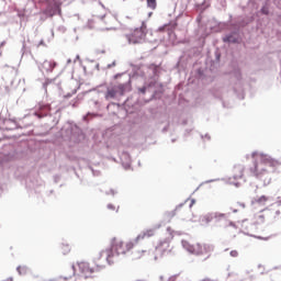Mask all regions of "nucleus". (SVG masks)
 I'll use <instances>...</instances> for the list:
<instances>
[{"mask_svg": "<svg viewBox=\"0 0 281 281\" xmlns=\"http://www.w3.org/2000/svg\"><path fill=\"white\" fill-rule=\"evenodd\" d=\"M138 243L134 241H124L123 239H120L117 237L112 238L111 240V249H105L101 251V257H105V260H108L109 265L113 263V257L114 254L120 255H126L131 250H133Z\"/></svg>", "mask_w": 281, "mask_h": 281, "instance_id": "1", "label": "nucleus"}, {"mask_svg": "<svg viewBox=\"0 0 281 281\" xmlns=\"http://www.w3.org/2000/svg\"><path fill=\"white\" fill-rule=\"evenodd\" d=\"M184 250L190 252L191 255H196L200 257H204V261L212 258V255L214 252V246L210 244H191L189 241L182 243Z\"/></svg>", "mask_w": 281, "mask_h": 281, "instance_id": "2", "label": "nucleus"}, {"mask_svg": "<svg viewBox=\"0 0 281 281\" xmlns=\"http://www.w3.org/2000/svg\"><path fill=\"white\" fill-rule=\"evenodd\" d=\"M78 270H75V266L71 267L72 276H75V281H86L92 279L93 274L97 272V268L88 263L87 261H81L77 263Z\"/></svg>", "mask_w": 281, "mask_h": 281, "instance_id": "3", "label": "nucleus"}, {"mask_svg": "<svg viewBox=\"0 0 281 281\" xmlns=\"http://www.w3.org/2000/svg\"><path fill=\"white\" fill-rule=\"evenodd\" d=\"M146 36H147V24L146 22H142L140 27H135L134 30H132L131 33L125 35V38H127L128 43H131L132 45H138V44H143L144 41H146Z\"/></svg>", "mask_w": 281, "mask_h": 281, "instance_id": "4", "label": "nucleus"}, {"mask_svg": "<svg viewBox=\"0 0 281 281\" xmlns=\"http://www.w3.org/2000/svg\"><path fill=\"white\" fill-rule=\"evenodd\" d=\"M252 158L256 160H259V164H256L254 167V173L257 175H262V172H266L267 167H274L276 166V160L270 158L269 156L262 155V154H252Z\"/></svg>", "mask_w": 281, "mask_h": 281, "instance_id": "5", "label": "nucleus"}, {"mask_svg": "<svg viewBox=\"0 0 281 281\" xmlns=\"http://www.w3.org/2000/svg\"><path fill=\"white\" fill-rule=\"evenodd\" d=\"M155 252H157L160 257H167L172 252V246L170 245V238L161 239L158 241L157 246H155Z\"/></svg>", "mask_w": 281, "mask_h": 281, "instance_id": "6", "label": "nucleus"}, {"mask_svg": "<svg viewBox=\"0 0 281 281\" xmlns=\"http://www.w3.org/2000/svg\"><path fill=\"white\" fill-rule=\"evenodd\" d=\"M124 94V86L123 85H115L108 88V91L105 92V100H112L115 99L116 95Z\"/></svg>", "mask_w": 281, "mask_h": 281, "instance_id": "7", "label": "nucleus"}, {"mask_svg": "<svg viewBox=\"0 0 281 281\" xmlns=\"http://www.w3.org/2000/svg\"><path fill=\"white\" fill-rule=\"evenodd\" d=\"M213 220H214V222H216V223H220V222H221V223H224V224H223L224 227H226L227 224H231V222L227 221V217H226L225 214H216V215H214V216H212V215H206V216L203 217L204 224H210V223L213 222Z\"/></svg>", "mask_w": 281, "mask_h": 281, "instance_id": "8", "label": "nucleus"}, {"mask_svg": "<svg viewBox=\"0 0 281 281\" xmlns=\"http://www.w3.org/2000/svg\"><path fill=\"white\" fill-rule=\"evenodd\" d=\"M156 236V228H148L135 237L134 241L135 244H139V241H143L144 239H150Z\"/></svg>", "mask_w": 281, "mask_h": 281, "instance_id": "9", "label": "nucleus"}, {"mask_svg": "<svg viewBox=\"0 0 281 281\" xmlns=\"http://www.w3.org/2000/svg\"><path fill=\"white\" fill-rule=\"evenodd\" d=\"M55 67H57V63L54 60H44L42 65H40V70L45 74H50L54 71Z\"/></svg>", "mask_w": 281, "mask_h": 281, "instance_id": "10", "label": "nucleus"}, {"mask_svg": "<svg viewBox=\"0 0 281 281\" xmlns=\"http://www.w3.org/2000/svg\"><path fill=\"white\" fill-rule=\"evenodd\" d=\"M147 250H134L132 251V260L137 261L146 257Z\"/></svg>", "mask_w": 281, "mask_h": 281, "instance_id": "11", "label": "nucleus"}, {"mask_svg": "<svg viewBox=\"0 0 281 281\" xmlns=\"http://www.w3.org/2000/svg\"><path fill=\"white\" fill-rule=\"evenodd\" d=\"M59 250L61 251L63 255H68V254H70V251H71V247H70L69 244L63 243V244L59 246Z\"/></svg>", "mask_w": 281, "mask_h": 281, "instance_id": "12", "label": "nucleus"}, {"mask_svg": "<svg viewBox=\"0 0 281 281\" xmlns=\"http://www.w3.org/2000/svg\"><path fill=\"white\" fill-rule=\"evenodd\" d=\"M267 201H269V198H267L266 195L256 199V203L259 205H265Z\"/></svg>", "mask_w": 281, "mask_h": 281, "instance_id": "13", "label": "nucleus"}, {"mask_svg": "<svg viewBox=\"0 0 281 281\" xmlns=\"http://www.w3.org/2000/svg\"><path fill=\"white\" fill-rule=\"evenodd\" d=\"M147 7L150 10H156L157 8V1L156 0H147Z\"/></svg>", "mask_w": 281, "mask_h": 281, "instance_id": "14", "label": "nucleus"}, {"mask_svg": "<svg viewBox=\"0 0 281 281\" xmlns=\"http://www.w3.org/2000/svg\"><path fill=\"white\" fill-rule=\"evenodd\" d=\"M38 110L48 112V111H50V104H40Z\"/></svg>", "mask_w": 281, "mask_h": 281, "instance_id": "15", "label": "nucleus"}, {"mask_svg": "<svg viewBox=\"0 0 281 281\" xmlns=\"http://www.w3.org/2000/svg\"><path fill=\"white\" fill-rule=\"evenodd\" d=\"M18 271L20 274H25V272H27V268L26 267H19Z\"/></svg>", "mask_w": 281, "mask_h": 281, "instance_id": "16", "label": "nucleus"}, {"mask_svg": "<svg viewBox=\"0 0 281 281\" xmlns=\"http://www.w3.org/2000/svg\"><path fill=\"white\" fill-rule=\"evenodd\" d=\"M229 256L233 258H237L239 256V252H237V250H231Z\"/></svg>", "mask_w": 281, "mask_h": 281, "instance_id": "17", "label": "nucleus"}, {"mask_svg": "<svg viewBox=\"0 0 281 281\" xmlns=\"http://www.w3.org/2000/svg\"><path fill=\"white\" fill-rule=\"evenodd\" d=\"M108 209L111 210V211H115L116 210V207L113 204H109Z\"/></svg>", "mask_w": 281, "mask_h": 281, "instance_id": "18", "label": "nucleus"}, {"mask_svg": "<svg viewBox=\"0 0 281 281\" xmlns=\"http://www.w3.org/2000/svg\"><path fill=\"white\" fill-rule=\"evenodd\" d=\"M35 116H37L38 119H42L43 115H41L40 113H35Z\"/></svg>", "mask_w": 281, "mask_h": 281, "instance_id": "19", "label": "nucleus"}, {"mask_svg": "<svg viewBox=\"0 0 281 281\" xmlns=\"http://www.w3.org/2000/svg\"><path fill=\"white\" fill-rule=\"evenodd\" d=\"M4 281H13L12 278H7Z\"/></svg>", "mask_w": 281, "mask_h": 281, "instance_id": "20", "label": "nucleus"}, {"mask_svg": "<svg viewBox=\"0 0 281 281\" xmlns=\"http://www.w3.org/2000/svg\"><path fill=\"white\" fill-rule=\"evenodd\" d=\"M142 93H146V88L142 89Z\"/></svg>", "mask_w": 281, "mask_h": 281, "instance_id": "21", "label": "nucleus"}, {"mask_svg": "<svg viewBox=\"0 0 281 281\" xmlns=\"http://www.w3.org/2000/svg\"><path fill=\"white\" fill-rule=\"evenodd\" d=\"M10 249L12 250V249H13V247H10Z\"/></svg>", "mask_w": 281, "mask_h": 281, "instance_id": "22", "label": "nucleus"}, {"mask_svg": "<svg viewBox=\"0 0 281 281\" xmlns=\"http://www.w3.org/2000/svg\"><path fill=\"white\" fill-rule=\"evenodd\" d=\"M204 281H210V280H204Z\"/></svg>", "mask_w": 281, "mask_h": 281, "instance_id": "23", "label": "nucleus"}]
</instances>
